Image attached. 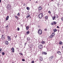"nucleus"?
Wrapping results in <instances>:
<instances>
[{"label": "nucleus", "instance_id": "09e8293b", "mask_svg": "<svg viewBox=\"0 0 63 63\" xmlns=\"http://www.w3.org/2000/svg\"><path fill=\"white\" fill-rule=\"evenodd\" d=\"M1 0H0V3H1Z\"/></svg>", "mask_w": 63, "mask_h": 63}, {"label": "nucleus", "instance_id": "20e7f679", "mask_svg": "<svg viewBox=\"0 0 63 63\" xmlns=\"http://www.w3.org/2000/svg\"><path fill=\"white\" fill-rule=\"evenodd\" d=\"M38 47L40 49H41L43 48V45H42L40 44L39 45Z\"/></svg>", "mask_w": 63, "mask_h": 63}, {"label": "nucleus", "instance_id": "c03bdc74", "mask_svg": "<svg viewBox=\"0 0 63 63\" xmlns=\"http://www.w3.org/2000/svg\"><path fill=\"white\" fill-rule=\"evenodd\" d=\"M1 51V48H0V51Z\"/></svg>", "mask_w": 63, "mask_h": 63}, {"label": "nucleus", "instance_id": "4468645a", "mask_svg": "<svg viewBox=\"0 0 63 63\" xmlns=\"http://www.w3.org/2000/svg\"><path fill=\"white\" fill-rule=\"evenodd\" d=\"M53 31L54 32H56L57 31V30L56 29H53Z\"/></svg>", "mask_w": 63, "mask_h": 63}, {"label": "nucleus", "instance_id": "ea45409f", "mask_svg": "<svg viewBox=\"0 0 63 63\" xmlns=\"http://www.w3.org/2000/svg\"><path fill=\"white\" fill-rule=\"evenodd\" d=\"M20 54H21V55H23V54H22V53H20Z\"/></svg>", "mask_w": 63, "mask_h": 63}, {"label": "nucleus", "instance_id": "6e6552de", "mask_svg": "<svg viewBox=\"0 0 63 63\" xmlns=\"http://www.w3.org/2000/svg\"><path fill=\"white\" fill-rule=\"evenodd\" d=\"M9 16H8L6 18L5 21L8 20L9 19Z\"/></svg>", "mask_w": 63, "mask_h": 63}, {"label": "nucleus", "instance_id": "e433bc0d", "mask_svg": "<svg viewBox=\"0 0 63 63\" xmlns=\"http://www.w3.org/2000/svg\"><path fill=\"white\" fill-rule=\"evenodd\" d=\"M57 28H59V26H57Z\"/></svg>", "mask_w": 63, "mask_h": 63}, {"label": "nucleus", "instance_id": "c85d7f7f", "mask_svg": "<svg viewBox=\"0 0 63 63\" xmlns=\"http://www.w3.org/2000/svg\"><path fill=\"white\" fill-rule=\"evenodd\" d=\"M17 30L18 31H19V28H17Z\"/></svg>", "mask_w": 63, "mask_h": 63}, {"label": "nucleus", "instance_id": "9b49d317", "mask_svg": "<svg viewBox=\"0 0 63 63\" xmlns=\"http://www.w3.org/2000/svg\"><path fill=\"white\" fill-rule=\"evenodd\" d=\"M55 32H54L52 33L51 35L53 36L54 37V35H55Z\"/></svg>", "mask_w": 63, "mask_h": 63}, {"label": "nucleus", "instance_id": "7ed1b4c3", "mask_svg": "<svg viewBox=\"0 0 63 63\" xmlns=\"http://www.w3.org/2000/svg\"><path fill=\"white\" fill-rule=\"evenodd\" d=\"M38 33L39 35H41L42 33V31L41 29H39L38 31Z\"/></svg>", "mask_w": 63, "mask_h": 63}, {"label": "nucleus", "instance_id": "72a5a7b5", "mask_svg": "<svg viewBox=\"0 0 63 63\" xmlns=\"http://www.w3.org/2000/svg\"><path fill=\"white\" fill-rule=\"evenodd\" d=\"M18 16H19V15H20V14H19V13H18Z\"/></svg>", "mask_w": 63, "mask_h": 63}, {"label": "nucleus", "instance_id": "603ef678", "mask_svg": "<svg viewBox=\"0 0 63 63\" xmlns=\"http://www.w3.org/2000/svg\"><path fill=\"white\" fill-rule=\"evenodd\" d=\"M54 0H51V1H53Z\"/></svg>", "mask_w": 63, "mask_h": 63}, {"label": "nucleus", "instance_id": "c756f323", "mask_svg": "<svg viewBox=\"0 0 63 63\" xmlns=\"http://www.w3.org/2000/svg\"><path fill=\"white\" fill-rule=\"evenodd\" d=\"M41 43L42 44H44L45 42L44 41H42Z\"/></svg>", "mask_w": 63, "mask_h": 63}, {"label": "nucleus", "instance_id": "2f4dec72", "mask_svg": "<svg viewBox=\"0 0 63 63\" xmlns=\"http://www.w3.org/2000/svg\"><path fill=\"white\" fill-rule=\"evenodd\" d=\"M47 30V28H46L44 29V31H46Z\"/></svg>", "mask_w": 63, "mask_h": 63}, {"label": "nucleus", "instance_id": "b1692460", "mask_svg": "<svg viewBox=\"0 0 63 63\" xmlns=\"http://www.w3.org/2000/svg\"><path fill=\"white\" fill-rule=\"evenodd\" d=\"M30 15H29L28 16H26V18H28L29 17H30Z\"/></svg>", "mask_w": 63, "mask_h": 63}, {"label": "nucleus", "instance_id": "2eb2a0df", "mask_svg": "<svg viewBox=\"0 0 63 63\" xmlns=\"http://www.w3.org/2000/svg\"><path fill=\"white\" fill-rule=\"evenodd\" d=\"M40 60L41 61L43 60V58H42V57H40Z\"/></svg>", "mask_w": 63, "mask_h": 63}, {"label": "nucleus", "instance_id": "1a4fd4ad", "mask_svg": "<svg viewBox=\"0 0 63 63\" xmlns=\"http://www.w3.org/2000/svg\"><path fill=\"white\" fill-rule=\"evenodd\" d=\"M57 53L58 54H59V55H61V52L60 51H58L57 52Z\"/></svg>", "mask_w": 63, "mask_h": 63}, {"label": "nucleus", "instance_id": "412c9836", "mask_svg": "<svg viewBox=\"0 0 63 63\" xmlns=\"http://www.w3.org/2000/svg\"><path fill=\"white\" fill-rule=\"evenodd\" d=\"M49 58L50 61V60H51L52 59V58L51 57H49Z\"/></svg>", "mask_w": 63, "mask_h": 63}, {"label": "nucleus", "instance_id": "79ce46f5", "mask_svg": "<svg viewBox=\"0 0 63 63\" xmlns=\"http://www.w3.org/2000/svg\"><path fill=\"white\" fill-rule=\"evenodd\" d=\"M23 5L24 6H25V4L24 3Z\"/></svg>", "mask_w": 63, "mask_h": 63}, {"label": "nucleus", "instance_id": "5fc2aeb1", "mask_svg": "<svg viewBox=\"0 0 63 63\" xmlns=\"http://www.w3.org/2000/svg\"><path fill=\"white\" fill-rule=\"evenodd\" d=\"M28 15H29V14H28Z\"/></svg>", "mask_w": 63, "mask_h": 63}, {"label": "nucleus", "instance_id": "ddd939ff", "mask_svg": "<svg viewBox=\"0 0 63 63\" xmlns=\"http://www.w3.org/2000/svg\"><path fill=\"white\" fill-rule=\"evenodd\" d=\"M12 52H14L15 51V50H14V48L13 47L12 48Z\"/></svg>", "mask_w": 63, "mask_h": 63}, {"label": "nucleus", "instance_id": "9d476101", "mask_svg": "<svg viewBox=\"0 0 63 63\" xmlns=\"http://www.w3.org/2000/svg\"><path fill=\"white\" fill-rule=\"evenodd\" d=\"M11 38V37L10 36H8V41H10V40Z\"/></svg>", "mask_w": 63, "mask_h": 63}, {"label": "nucleus", "instance_id": "8fccbe9b", "mask_svg": "<svg viewBox=\"0 0 63 63\" xmlns=\"http://www.w3.org/2000/svg\"><path fill=\"white\" fill-rule=\"evenodd\" d=\"M17 49H18V48H16Z\"/></svg>", "mask_w": 63, "mask_h": 63}, {"label": "nucleus", "instance_id": "393cba45", "mask_svg": "<svg viewBox=\"0 0 63 63\" xmlns=\"http://www.w3.org/2000/svg\"><path fill=\"white\" fill-rule=\"evenodd\" d=\"M27 35H28L29 34V31H27L26 32Z\"/></svg>", "mask_w": 63, "mask_h": 63}, {"label": "nucleus", "instance_id": "4c0bfd02", "mask_svg": "<svg viewBox=\"0 0 63 63\" xmlns=\"http://www.w3.org/2000/svg\"><path fill=\"white\" fill-rule=\"evenodd\" d=\"M56 18H58V16H57V15L56 16Z\"/></svg>", "mask_w": 63, "mask_h": 63}, {"label": "nucleus", "instance_id": "f3484780", "mask_svg": "<svg viewBox=\"0 0 63 63\" xmlns=\"http://www.w3.org/2000/svg\"><path fill=\"white\" fill-rule=\"evenodd\" d=\"M55 18H56V17L55 16L54 17H53L52 18L53 20H54V19H55Z\"/></svg>", "mask_w": 63, "mask_h": 63}, {"label": "nucleus", "instance_id": "a211bd4d", "mask_svg": "<svg viewBox=\"0 0 63 63\" xmlns=\"http://www.w3.org/2000/svg\"><path fill=\"white\" fill-rule=\"evenodd\" d=\"M45 18L46 19H47L48 18V16H46L45 17Z\"/></svg>", "mask_w": 63, "mask_h": 63}, {"label": "nucleus", "instance_id": "aec40b11", "mask_svg": "<svg viewBox=\"0 0 63 63\" xmlns=\"http://www.w3.org/2000/svg\"><path fill=\"white\" fill-rule=\"evenodd\" d=\"M53 23L54 24H56V22L55 21H53Z\"/></svg>", "mask_w": 63, "mask_h": 63}, {"label": "nucleus", "instance_id": "c9c22d12", "mask_svg": "<svg viewBox=\"0 0 63 63\" xmlns=\"http://www.w3.org/2000/svg\"><path fill=\"white\" fill-rule=\"evenodd\" d=\"M48 13H50V14H51V12H50V11H48Z\"/></svg>", "mask_w": 63, "mask_h": 63}, {"label": "nucleus", "instance_id": "a878e982", "mask_svg": "<svg viewBox=\"0 0 63 63\" xmlns=\"http://www.w3.org/2000/svg\"><path fill=\"white\" fill-rule=\"evenodd\" d=\"M6 45H8V41H6Z\"/></svg>", "mask_w": 63, "mask_h": 63}, {"label": "nucleus", "instance_id": "6ab92c4d", "mask_svg": "<svg viewBox=\"0 0 63 63\" xmlns=\"http://www.w3.org/2000/svg\"><path fill=\"white\" fill-rule=\"evenodd\" d=\"M26 9L28 11H29V10H30V8L29 7H27Z\"/></svg>", "mask_w": 63, "mask_h": 63}, {"label": "nucleus", "instance_id": "58836bf2", "mask_svg": "<svg viewBox=\"0 0 63 63\" xmlns=\"http://www.w3.org/2000/svg\"><path fill=\"white\" fill-rule=\"evenodd\" d=\"M61 20H62L63 21V18H62Z\"/></svg>", "mask_w": 63, "mask_h": 63}, {"label": "nucleus", "instance_id": "bb28decb", "mask_svg": "<svg viewBox=\"0 0 63 63\" xmlns=\"http://www.w3.org/2000/svg\"><path fill=\"white\" fill-rule=\"evenodd\" d=\"M15 17L16 18V19H17V18H18V17L17 16H15Z\"/></svg>", "mask_w": 63, "mask_h": 63}, {"label": "nucleus", "instance_id": "cd10ccee", "mask_svg": "<svg viewBox=\"0 0 63 63\" xmlns=\"http://www.w3.org/2000/svg\"><path fill=\"white\" fill-rule=\"evenodd\" d=\"M2 55H4V54H5V53L4 52H2Z\"/></svg>", "mask_w": 63, "mask_h": 63}, {"label": "nucleus", "instance_id": "f257e3e1", "mask_svg": "<svg viewBox=\"0 0 63 63\" xmlns=\"http://www.w3.org/2000/svg\"><path fill=\"white\" fill-rule=\"evenodd\" d=\"M43 16V13L40 14L38 16V18L39 19H41Z\"/></svg>", "mask_w": 63, "mask_h": 63}, {"label": "nucleus", "instance_id": "7c9ffc66", "mask_svg": "<svg viewBox=\"0 0 63 63\" xmlns=\"http://www.w3.org/2000/svg\"><path fill=\"white\" fill-rule=\"evenodd\" d=\"M22 61H25V59H23L22 60Z\"/></svg>", "mask_w": 63, "mask_h": 63}, {"label": "nucleus", "instance_id": "dca6fc26", "mask_svg": "<svg viewBox=\"0 0 63 63\" xmlns=\"http://www.w3.org/2000/svg\"><path fill=\"white\" fill-rule=\"evenodd\" d=\"M27 41H29L30 40V38L29 37H28L27 38Z\"/></svg>", "mask_w": 63, "mask_h": 63}, {"label": "nucleus", "instance_id": "f704fd0d", "mask_svg": "<svg viewBox=\"0 0 63 63\" xmlns=\"http://www.w3.org/2000/svg\"><path fill=\"white\" fill-rule=\"evenodd\" d=\"M51 25H53V23H51Z\"/></svg>", "mask_w": 63, "mask_h": 63}, {"label": "nucleus", "instance_id": "a19ab883", "mask_svg": "<svg viewBox=\"0 0 63 63\" xmlns=\"http://www.w3.org/2000/svg\"><path fill=\"white\" fill-rule=\"evenodd\" d=\"M26 44H27V43H25V46H26Z\"/></svg>", "mask_w": 63, "mask_h": 63}, {"label": "nucleus", "instance_id": "37998d69", "mask_svg": "<svg viewBox=\"0 0 63 63\" xmlns=\"http://www.w3.org/2000/svg\"><path fill=\"white\" fill-rule=\"evenodd\" d=\"M17 37V35H16V36H15V38H16V37Z\"/></svg>", "mask_w": 63, "mask_h": 63}, {"label": "nucleus", "instance_id": "864d4df0", "mask_svg": "<svg viewBox=\"0 0 63 63\" xmlns=\"http://www.w3.org/2000/svg\"><path fill=\"white\" fill-rule=\"evenodd\" d=\"M30 1H31V0H29Z\"/></svg>", "mask_w": 63, "mask_h": 63}, {"label": "nucleus", "instance_id": "de8ad7c7", "mask_svg": "<svg viewBox=\"0 0 63 63\" xmlns=\"http://www.w3.org/2000/svg\"><path fill=\"white\" fill-rule=\"evenodd\" d=\"M36 3H38V2H37V1H36L35 2Z\"/></svg>", "mask_w": 63, "mask_h": 63}, {"label": "nucleus", "instance_id": "5701e85b", "mask_svg": "<svg viewBox=\"0 0 63 63\" xmlns=\"http://www.w3.org/2000/svg\"><path fill=\"white\" fill-rule=\"evenodd\" d=\"M26 30H28L29 29V27H28L27 26L26 27Z\"/></svg>", "mask_w": 63, "mask_h": 63}, {"label": "nucleus", "instance_id": "423d86ee", "mask_svg": "<svg viewBox=\"0 0 63 63\" xmlns=\"http://www.w3.org/2000/svg\"><path fill=\"white\" fill-rule=\"evenodd\" d=\"M42 9V7L40 6L38 7V10L39 11H41Z\"/></svg>", "mask_w": 63, "mask_h": 63}, {"label": "nucleus", "instance_id": "473e14b6", "mask_svg": "<svg viewBox=\"0 0 63 63\" xmlns=\"http://www.w3.org/2000/svg\"><path fill=\"white\" fill-rule=\"evenodd\" d=\"M34 61H32V63H34Z\"/></svg>", "mask_w": 63, "mask_h": 63}, {"label": "nucleus", "instance_id": "4be33fe9", "mask_svg": "<svg viewBox=\"0 0 63 63\" xmlns=\"http://www.w3.org/2000/svg\"><path fill=\"white\" fill-rule=\"evenodd\" d=\"M53 36L52 35L50 36V38H53Z\"/></svg>", "mask_w": 63, "mask_h": 63}, {"label": "nucleus", "instance_id": "f03ea898", "mask_svg": "<svg viewBox=\"0 0 63 63\" xmlns=\"http://www.w3.org/2000/svg\"><path fill=\"white\" fill-rule=\"evenodd\" d=\"M11 5L8 4L7 6V10H9L11 9Z\"/></svg>", "mask_w": 63, "mask_h": 63}, {"label": "nucleus", "instance_id": "49530a36", "mask_svg": "<svg viewBox=\"0 0 63 63\" xmlns=\"http://www.w3.org/2000/svg\"><path fill=\"white\" fill-rule=\"evenodd\" d=\"M8 26L7 25V26H6V28H7V27H8Z\"/></svg>", "mask_w": 63, "mask_h": 63}, {"label": "nucleus", "instance_id": "0eeeda50", "mask_svg": "<svg viewBox=\"0 0 63 63\" xmlns=\"http://www.w3.org/2000/svg\"><path fill=\"white\" fill-rule=\"evenodd\" d=\"M42 54L46 55V54H47V53L45 52H42Z\"/></svg>", "mask_w": 63, "mask_h": 63}, {"label": "nucleus", "instance_id": "a18cd8bd", "mask_svg": "<svg viewBox=\"0 0 63 63\" xmlns=\"http://www.w3.org/2000/svg\"><path fill=\"white\" fill-rule=\"evenodd\" d=\"M51 57V58H53V56H52Z\"/></svg>", "mask_w": 63, "mask_h": 63}, {"label": "nucleus", "instance_id": "f8f14e48", "mask_svg": "<svg viewBox=\"0 0 63 63\" xmlns=\"http://www.w3.org/2000/svg\"><path fill=\"white\" fill-rule=\"evenodd\" d=\"M63 44V43H62V42L61 41H60L59 42V44L60 45H62Z\"/></svg>", "mask_w": 63, "mask_h": 63}, {"label": "nucleus", "instance_id": "3c124183", "mask_svg": "<svg viewBox=\"0 0 63 63\" xmlns=\"http://www.w3.org/2000/svg\"><path fill=\"white\" fill-rule=\"evenodd\" d=\"M34 28H33V29H32V30H34Z\"/></svg>", "mask_w": 63, "mask_h": 63}, {"label": "nucleus", "instance_id": "39448f33", "mask_svg": "<svg viewBox=\"0 0 63 63\" xmlns=\"http://www.w3.org/2000/svg\"><path fill=\"white\" fill-rule=\"evenodd\" d=\"M1 39H2V40H4V39H5V36H4V35H2Z\"/></svg>", "mask_w": 63, "mask_h": 63}]
</instances>
